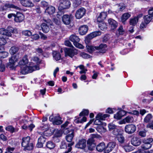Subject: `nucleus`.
Returning <instances> with one entry per match:
<instances>
[{
    "label": "nucleus",
    "mask_w": 153,
    "mask_h": 153,
    "mask_svg": "<svg viewBox=\"0 0 153 153\" xmlns=\"http://www.w3.org/2000/svg\"><path fill=\"white\" fill-rule=\"evenodd\" d=\"M11 33L15 34L18 33V31L16 28H14L11 27H8L6 29L4 28H0V34L8 36H11Z\"/></svg>",
    "instance_id": "obj_1"
},
{
    "label": "nucleus",
    "mask_w": 153,
    "mask_h": 153,
    "mask_svg": "<svg viewBox=\"0 0 153 153\" xmlns=\"http://www.w3.org/2000/svg\"><path fill=\"white\" fill-rule=\"evenodd\" d=\"M22 146L24 148V150H30L33 149V144L30 142V138L29 137H24L22 139Z\"/></svg>",
    "instance_id": "obj_2"
},
{
    "label": "nucleus",
    "mask_w": 153,
    "mask_h": 153,
    "mask_svg": "<svg viewBox=\"0 0 153 153\" xmlns=\"http://www.w3.org/2000/svg\"><path fill=\"white\" fill-rule=\"evenodd\" d=\"M39 69V67L37 65H35L33 67L25 66L22 67L21 73L22 74H25Z\"/></svg>",
    "instance_id": "obj_3"
},
{
    "label": "nucleus",
    "mask_w": 153,
    "mask_h": 153,
    "mask_svg": "<svg viewBox=\"0 0 153 153\" xmlns=\"http://www.w3.org/2000/svg\"><path fill=\"white\" fill-rule=\"evenodd\" d=\"M69 39L73 42L74 45L76 47L81 49L84 48V46L82 44L79 43L80 39L76 35H71L69 37Z\"/></svg>",
    "instance_id": "obj_4"
},
{
    "label": "nucleus",
    "mask_w": 153,
    "mask_h": 153,
    "mask_svg": "<svg viewBox=\"0 0 153 153\" xmlns=\"http://www.w3.org/2000/svg\"><path fill=\"white\" fill-rule=\"evenodd\" d=\"M74 131L73 128L70 129H68V142H71L68 144V153L70 152L72 149L71 146H72L74 143L71 142L74 137Z\"/></svg>",
    "instance_id": "obj_5"
},
{
    "label": "nucleus",
    "mask_w": 153,
    "mask_h": 153,
    "mask_svg": "<svg viewBox=\"0 0 153 153\" xmlns=\"http://www.w3.org/2000/svg\"><path fill=\"white\" fill-rule=\"evenodd\" d=\"M68 46L70 47V48H68V56L72 58L74 55L77 54V51L68 41Z\"/></svg>",
    "instance_id": "obj_6"
},
{
    "label": "nucleus",
    "mask_w": 153,
    "mask_h": 153,
    "mask_svg": "<svg viewBox=\"0 0 153 153\" xmlns=\"http://www.w3.org/2000/svg\"><path fill=\"white\" fill-rule=\"evenodd\" d=\"M136 126L133 124H129L126 126L125 128L126 132L128 134H132L136 130Z\"/></svg>",
    "instance_id": "obj_7"
},
{
    "label": "nucleus",
    "mask_w": 153,
    "mask_h": 153,
    "mask_svg": "<svg viewBox=\"0 0 153 153\" xmlns=\"http://www.w3.org/2000/svg\"><path fill=\"white\" fill-rule=\"evenodd\" d=\"M101 34L100 32L96 31L88 35L85 38V41L86 43H88L90 42V40L97 36L100 35Z\"/></svg>",
    "instance_id": "obj_8"
},
{
    "label": "nucleus",
    "mask_w": 153,
    "mask_h": 153,
    "mask_svg": "<svg viewBox=\"0 0 153 153\" xmlns=\"http://www.w3.org/2000/svg\"><path fill=\"white\" fill-rule=\"evenodd\" d=\"M51 121L53 122L54 125H59L62 123V121L60 120V118L59 116L53 117V115L51 116L49 118Z\"/></svg>",
    "instance_id": "obj_9"
},
{
    "label": "nucleus",
    "mask_w": 153,
    "mask_h": 153,
    "mask_svg": "<svg viewBox=\"0 0 153 153\" xmlns=\"http://www.w3.org/2000/svg\"><path fill=\"white\" fill-rule=\"evenodd\" d=\"M86 10L83 7H81L78 9L76 12L75 16L77 19L81 18L85 14Z\"/></svg>",
    "instance_id": "obj_10"
},
{
    "label": "nucleus",
    "mask_w": 153,
    "mask_h": 153,
    "mask_svg": "<svg viewBox=\"0 0 153 153\" xmlns=\"http://www.w3.org/2000/svg\"><path fill=\"white\" fill-rule=\"evenodd\" d=\"M116 146V143L114 142L109 143L106 146L105 149L104 150V153H108L112 151Z\"/></svg>",
    "instance_id": "obj_11"
},
{
    "label": "nucleus",
    "mask_w": 153,
    "mask_h": 153,
    "mask_svg": "<svg viewBox=\"0 0 153 153\" xmlns=\"http://www.w3.org/2000/svg\"><path fill=\"white\" fill-rule=\"evenodd\" d=\"M108 22L111 29L112 30H115L118 26V23L112 19H109Z\"/></svg>",
    "instance_id": "obj_12"
},
{
    "label": "nucleus",
    "mask_w": 153,
    "mask_h": 153,
    "mask_svg": "<svg viewBox=\"0 0 153 153\" xmlns=\"http://www.w3.org/2000/svg\"><path fill=\"white\" fill-rule=\"evenodd\" d=\"M8 8H12L16 10H20L21 8L15 5L10 4V3H6L3 7V9L4 10H6Z\"/></svg>",
    "instance_id": "obj_13"
},
{
    "label": "nucleus",
    "mask_w": 153,
    "mask_h": 153,
    "mask_svg": "<svg viewBox=\"0 0 153 153\" xmlns=\"http://www.w3.org/2000/svg\"><path fill=\"white\" fill-rule=\"evenodd\" d=\"M19 59V57L17 56H14L10 58L9 60V65L10 67H13L16 62H17Z\"/></svg>",
    "instance_id": "obj_14"
},
{
    "label": "nucleus",
    "mask_w": 153,
    "mask_h": 153,
    "mask_svg": "<svg viewBox=\"0 0 153 153\" xmlns=\"http://www.w3.org/2000/svg\"><path fill=\"white\" fill-rule=\"evenodd\" d=\"M131 144L134 146H138L141 143V140L137 137H132L131 140Z\"/></svg>",
    "instance_id": "obj_15"
},
{
    "label": "nucleus",
    "mask_w": 153,
    "mask_h": 153,
    "mask_svg": "<svg viewBox=\"0 0 153 153\" xmlns=\"http://www.w3.org/2000/svg\"><path fill=\"white\" fill-rule=\"evenodd\" d=\"M88 30V27L86 25L81 26L79 29V32L81 35H85L87 33Z\"/></svg>",
    "instance_id": "obj_16"
},
{
    "label": "nucleus",
    "mask_w": 153,
    "mask_h": 153,
    "mask_svg": "<svg viewBox=\"0 0 153 153\" xmlns=\"http://www.w3.org/2000/svg\"><path fill=\"white\" fill-rule=\"evenodd\" d=\"M24 19V16L20 13H17L14 18L15 21L17 22H22Z\"/></svg>",
    "instance_id": "obj_17"
},
{
    "label": "nucleus",
    "mask_w": 153,
    "mask_h": 153,
    "mask_svg": "<svg viewBox=\"0 0 153 153\" xmlns=\"http://www.w3.org/2000/svg\"><path fill=\"white\" fill-rule=\"evenodd\" d=\"M40 129L44 130L45 129V131L43 132H38V133L39 134L42 135V134H44V135L48 136V135H49L50 134V133H49V134H47V133L49 132V131H50V130L49 129H48V126L47 125H45L44 126H41L40 127Z\"/></svg>",
    "instance_id": "obj_18"
},
{
    "label": "nucleus",
    "mask_w": 153,
    "mask_h": 153,
    "mask_svg": "<svg viewBox=\"0 0 153 153\" xmlns=\"http://www.w3.org/2000/svg\"><path fill=\"white\" fill-rule=\"evenodd\" d=\"M134 121V119L132 117L128 116L124 119L122 121L119 122L120 124H125L126 123H131Z\"/></svg>",
    "instance_id": "obj_19"
},
{
    "label": "nucleus",
    "mask_w": 153,
    "mask_h": 153,
    "mask_svg": "<svg viewBox=\"0 0 153 153\" xmlns=\"http://www.w3.org/2000/svg\"><path fill=\"white\" fill-rule=\"evenodd\" d=\"M94 140L93 139H89L87 140V143L88 149L91 150H92L96 146L94 143Z\"/></svg>",
    "instance_id": "obj_20"
},
{
    "label": "nucleus",
    "mask_w": 153,
    "mask_h": 153,
    "mask_svg": "<svg viewBox=\"0 0 153 153\" xmlns=\"http://www.w3.org/2000/svg\"><path fill=\"white\" fill-rule=\"evenodd\" d=\"M21 4L26 7H31L34 6V4L30 0H24L22 1Z\"/></svg>",
    "instance_id": "obj_21"
},
{
    "label": "nucleus",
    "mask_w": 153,
    "mask_h": 153,
    "mask_svg": "<svg viewBox=\"0 0 153 153\" xmlns=\"http://www.w3.org/2000/svg\"><path fill=\"white\" fill-rule=\"evenodd\" d=\"M107 47L105 44H101L99 46L97 47V50L101 53H104L107 50Z\"/></svg>",
    "instance_id": "obj_22"
},
{
    "label": "nucleus",
    "mask_w": 153,
    "mask_h": 153,
    "mask_svg": "<svg viewBox=\"0 0 153 153\" xmlns=\"http://www.w3.org/2000/svg\"><path fill=\"white\" fill-rule=\"evenodd\" d=\"M86 141L85 140L82 139L79 141L76 145V147L81 149H83L86 146Z\"/></svg>",
    "instance_id": "obj_23"
},
{
    "label": "nucleus",
    "mask_w": 153,
    "mask_h": 153,
    "mask_svg": "<svg viewBox=\"0 0 153 153\" xmlns=\"http://www.w3.org/2000/svg\"><path fill=\"white\" fill-rule=\"evenodd\" d=\"M106 148V146L104 142H101L98 145L96 146V149L97 150L100 152H101L105 150Z\"/></svg>",
    "instance_id": "obj_24"
},
{
    "label": "nucleus",
    "mask_w": 153,
    "mask_h": 153,
    "mask_svg": "<svg viewBox=\"0 0 153 153\" xmlns=\"http://www.w3.org/2000/svg\"><path fill=\"white\" fill-rule=\"evenodd\" d=\"M138 16H134L131 18L129 20V24L132 26H135L137 23L138 21Z\"/></svg>",
    "instance_id": "obj_25"
},
{
    "label": "nucleus",
    "mask_w": 153,
    "mask_h": 153,
    "mask_svg": "<svg viewBox=\"0 0 153 153\" xmlns=\"http://www.w3.org/2000/svg\"><path fill=\"white\" fill-rule=\"evenodd\" d=\"M131 16V13H123L121 16V21L122 23L125 24L126 21Z\"/></svg>",
    "instance_id": "obj_26"
},
{
    "label": "nucleus",
    "mask_w": 153,
    "mask_h": 153,
    "mask_svg": "<svg viewBox=\"0 0 153 153\" xmlns=\"http://www.w3.org/2000/svg\"><path fill=\"white\" fill-rule=\"evenodd\" d=\"M123 148L126 152H129L134 150V147L129 144H126L123 146Z\"/></svg>",
    "instance_id": "obj_27"
},
{
    "label": "nucleus",
    "mask_w": 153,
    "mask_h": 153,
    "mask_svg": "<svg viewBox=\"0 0 153 153\" xmlns=\"http://www.w3.org/2000/svg\"><path fill=\"white\" fill-rule=\"evenodd\" d=\"M61 129L62 132L65 134H67V121H66L65 123L61 126ZM66 140H67V135L65 136Z\"/></svg>",
    "instance_id": "obj_28"
},
{
    "label": "nucleus",
    "mask_w": 153,
    "mask_h": 153,
    "mask_svg": "<svg viewBox=\"0 0 153 153\" xmlns=\"http://www.w3.org/2000/svg\"><path fill=\"white\" fill-rule=\"evenodd\" d=\"M110 115L107 114H103L100 113L97 114V118H100L101 120H105L107 118L109 117Z\"/></svg>",
    "instance_id": "obj_29"
},
{
    "label": "nucleus",
    "mask_w": 153,
    "mask_h": 153,
    "mask_svg": "<svg viewBox=\"0 0 153 153\" xmlns=\"http://www.w3.org/2000/svg\"><path fill=\"white\" fill-rule=\"evenodd\" d=\"M55 10V7L51 6L47 8L45 10V12L49 14H52L54 13Z\"/></svg>",
    "instance_id": "obj_30"
},
{
    "label": "nucleus",
    "mask_w": 153,
    "mask_h": 153,
    "mask_svg": "<svg viewBox=\"0 0 153 153\" xmlns=\"http://www.w3.org/2000/svg\"><path fill=\"white\" fill-rule=\"evenodd\" d=\"M28 60L27 58V56L25 55L22 58V60L19 62V64L20 65H25L28 63Z\"/></svg>",
    "instance_id": "obj_31"
},
{
    "label": "nucleus",
    "mask_w": 153,
    "mask_h": 153,
    "mask_svg": "<svg viewBox=\"0 0 153 153\" xmlns=\"http://www.w3.org/2000/svg\"><path fill=\"white\" fill-rule=\"evenodd\" d=\"M41 27L44 33H48L49 30L50 28L45 23H42L41 25Z\"/></svg>",
    "instance_id": "obj_32"
},
{
    "label": "nucleus",
    "mask_w": 153,
    "mask_h": 153,
    "mask_svg": "<svg viewBox=\"0 0 153 153\" xmlns=\"http://www.w3.org/2000/svg\"><path fill=\"white\" fill-rule=\"evenodd\" d=\"M53 57L56 61L60 59L61 55L59 53L56 51H54L53 52Z\"/></svg>",
    "instance_id": "obj_33"
},
{
    "label": "nucleus",
    "mask_w": 153,
    "mask_h": 153,
    "mask_svg": "<svg viewBox=\"0 0 153 153\" xmlns=\"http://www.w3.org/2000/svg\"><path fill=\"white\" fill-rule=\"evenodd\" d=\"M143 143L151 145L152 146L153 143V138H149L147 139H145L143 140Z\"/></svg>",
    "instance_id": "obj_34"
},
{
    "label": "nucleus",
    "mask_w": 153,
    "mask_h": 153,
    "mask_svg": "<svg viewBox=\"0 0 153 153\" xmlns=\"http://www.w3.org/2000/svg\"><path fill=\"white\" fill-rule=\"evenodd\" d=\"M73 16L72 15H70L69 17V19L68 20V27L70 28L72 27L74 25V24L72 22Z\"/></svg>",
    "instance_id": "obj_35"
},
{
    "label": "nucleus",
    "mask_w": 153,
    "mask_h": 153,
    "mask_svg": "<svg viewBox=\"0 0 153 153\" xmlns=\"http://www.w3.org/2000/svg\"><path fill=\"white\" fill-rule=\"evenodd\" d=\"M19 48L15 46L12 47L10 50V52L11 54H14L18 52Z\"/></svg>",
    "instance_id": "obj_36"
},
{
    "label": "nucleus",
    "mask_w": 153,
    "mask_h": 153,
    "mask_svg": "<svg viewBox=\"0 0 153 153\" xmlns=\"http://www.w3.org/2000/svg\"><path fill=\"white\" fill-rule=\"evenodd\" d=\"M98 26L99 28L102 30H104L107 28L106 24L104 22L99 23Z\"/></svg>",
    "instance_id": "obj_37"
},
{
    "label": "nucleus",
    "mask_w": 153,
    "mask_h": 153,
    "mask_svg": "<svg viewBox=\"0 0 153 153\" xmlns=\"http://www.w3.org/2000/svg\"><path fill=\"white\" fill-rule=\"evenodd\" d=\"M152 17H153L148 14L144 16V21L146 22L147 23L149 24L152 20Z\"/></svg>",
    "instance_id": "obj_38"
},
{
    "label": "nucleus",
    "mask_w": 153,
    "mask_h": 153,
    "mask_svg": "<svg viewBox=\"0 0 153 153\" xmlns=\"http://www.w3.org/2000/svg\"><path fill=\"white\" fill-rule=\"evenodd\" d=\"M97 130L100 133L105 132L106 131V129L101 125L98 126L96 128Z\"/></svg>",
    "instance_id": "obj_39"
},
{
    "label": "nucleus",
    "mask_w": 153,
    "mask_h": 153,
    "mask_svg": "<svg viewBox=\"0 0 153 153\" xmlns=\"http://www.w3.org/2000/svg\"><path fill=\"white\" fill-rule=\"evenodd\" d=\"M87 50L90 53H92L95 50H97V47L88 45L87 46Z\"/></svg>",
    "instance_id": "obj_40"
},
{
    "label": "nucleus",
    "mask_w": 153,
    "mask_h": 153,
    "mask_svg": "<svg viewBox=\"0 0 153 153\" xmlns=\"http://www.w3.org/2000/svg\"><path fill=\"white\" fill-rule=\"evenodd\" d=\"M94 123L95 125L99 126L102 125L103 124L100 118H97V115L96 117V120L94 121Z\"/></svg>",
    "instance_id": "obj_41"
},
{
    "label": "nucleus",
    "mask_w": 153,
    "mask_h": 153,
    "mask_svg": "<svg viewBox=\"0 0 153 153\" xmlns=\"http://www.w3.org/2000/svg\"><path fill=\"white\" fill-rule=\"evenodd\" d=\"M46 146L49 149H53L55 146L54 144L52 142L49 141L47 143Z\"/></svg>",
    "instance_id": "obj_42"
},
{
    "label": "nucleus",
    "mask_w": 153,
    "mask_h": 153,
    "mask_svg": "<svg viewBox=\"0 0 153 153\" xmlns=\"http://www.w3.org/2000/svg\"><path fill=\"white\" fill-rule=\"evenodd\" d=\"M147 131L145 130L140 131L138 133L139 135L141 137H145L146 136Z\"/></svg>",
    "instance_id": "obj_43"
},
{
    "label": "nucleus",
    "mask_w": 153,
    "mask_h": 153,
    "mask_svg": "<svg viewBox=\"0 0 153 153\" xmlns=\"http://www.w3.org/2000/svg\"><path fill=\"white\" fill-rule=\"evenodd\" d=\"M54 136L56 137H59L62 135V132L58 129H54Z\"/></svg>",
    "instance_id": "obj_44"
},
{
    "label": "nucleus",
    "mask_w": 153,
    "mask_h": 153,
    "mask_svg": "<svg viewBox=\"0 0 153 153\" xmlns=\"http://www.w3.org/2000/svg\"><path fill=\"white\" fill-rule=\"evenodd\" d=\"M152 118V116L151 114H148L144 119V121L146 123L149 122Z\"/></svg>",
    "instance_id": "obj_45"
},
{
    "label": "nucleus",
    "mask_w": 153,
    "mask_h": 153,
    "mask_svg": "<svg viewBox=\"0 0 153 153\" xmlns=\"http://www.w3.org/2000/svg\"><path fill=\"white\" fill-rule=\"evenodd\" d=\"M151 145L148 144L146 143H143L141 146V148L143 149L146 150L150 148L151 147Z\"/></svg>",
    "instance_id": "obj_46"
},
{
    "label": "nucleus",
    "mask_w": 153,
    "mask_h": 153,
    "mask_svg": "<svg viewBox=\"0 0 153 153\" xmlns=\"http://www.w3.org/2000/svg\"><path fill=\"white\" fill-rule=\"evenodd\" d=\"M80 56L84 59L90 58L91 57V56L88 54L83 52L81 53Z\"/></svg>",
    "instance_id": "obj_47"
},
{
    "label": "nucleus",
    "mask_w": 153,
    "mask_h": 153,
    "mask_svg": "<svg viewBox=\"0 0 153 153\" xmlns=\"http://www.w3.org/2000/svg\"><path fill=\"white\" fill-rule=\"evenodd\" d=\"M22 34L26 36H30L32 35L31 32L28 30L23 31L22 32Z\"/></svg>",
    "instance_id": "obj_48"
},
{
    "label": "nucleus",
    "mask_w": 153,
    "mask_h": 153,
    "mask_svg": "<svg viewBox=\"0 0 153 153\" xmlns=\"http://www.w3.org/2000/svg\"><path fill=\"white\" fill-rule=\"evenodd\" d=\"M14 148L13 147H8L6 149V151L5 153H13L12 152L14 150Z\"/></svg>",
    "instance_id": "obj_49"
},
{
    "label": "nucleus",
    "mask_w": 153,
    "mask_h": 153,
    "mask_svg": "<svg viewBox=\"0 0 153 153\" xmlns=\"http://www.w3.org/2000/svg\"><path fill=\"white\" fill-rule=\"evenodd\" d=\"M89 113V111L87 109H84L83 111L79 114V116L88 115Z\"/></svg>",
    "instance_id": "obj_50"
},
{
    "label": "nucleus",
    "mask_w": 153,
    "mask_h": 153,
    "mask_svg": "<svg viewBox=\"0 0 153 153\" xmlns=\"http://www.w3.org/2000/svg\"><path fill=\"white\" fill-rule=\"evenodd\" d=\"M109 130L111 131L116 128V126L112 123H110L108 125Z\"/></svg>",
    "instance_id": "obj_51"
},
{
    "label": "nucleus",
    "mask_w": 153,
    "mask_h": 153,
    "mask_svg": "<svg viewBox=\"0 0 153 153\" xmlns=\"http://www.w3.org/2000/svg\"><path fill=\"white\" fill-rule=\"evenodd\" d=\"M36 52L37 54L39 55H42L43 53V51L42 49L40 48H36Z\"/></svg>",
    "instance_id": "obj_52"
},
{
    "label": "nucleus",
    "mask_w": 153,
    "mask_h": 153,
    "mask_svg": "<svg viewBox=\"0 0 153 153\" xmlns=\"http://www.w3.org/2000/svg\"><path fill=\"white\" fill-rule=\"evenodd\" d=\"M120 130L117 128L114 129L112 131L113 134L116 136L119 135L120 134Z\"/></svg>",
    "instance_id": "obj_53"
},
{
    "label": "nucleus",
    "mask_w": 153,
    "mask_h": 153,
    "mask_svg": "<svg viewBox=\"0 0 153 153\" xmlns=\"http://www.w3.org/2000/svg\"><path fill=\"white\" fill-rule=\"evenodd\" d=\"M67 147L66 142L65 141H63L61 143L60 148L62 149H66Z\"/></svg>",
    "instance_id": "obj_54"
},
{
    "label": "nucleus",
    "mask_w": 153,
    "mask_h": 153,
    "mask_svg": "<svg viewBox=\"0 0 153 153\" xmlns=\"http://www.w3.org/2000/svg\"><path fill=\"white\" fill-rule=\"evenodd\" d=\"M5 129L7 131H10L12 133L14 131V128L11 126H8L6 127L5 128Z\"/></svg>",
    "instance_id": "obj_55"
},
{
    "label": "nucleus",
    "mask_w": 153,
    "mask_h": 153,
    "mask_svg": "<svg viewBox=\"0 0 153 153\" xmlns=\"http://www.w3.org/2000/svg\"><path fill=\"white\" fill-rule=\"evenodd\" d=\"M46 138L43 136H40L38 139V142H40L43 144L45 143L46 141Z\"/></svg>",
    "instance_id": "obj_56"
},
{
    "label": "nucleus",
    "mask_w": 153,
    "mask_h": 153,
    "mask_svg": "<svg viewBox=\"0 0 153 153\" xmlns=\"http://www.w3.org/2000/svg\"><path fill=\"white\" fill-rule=\"evenodd\" d=\"M91 135V137L90 139H94V138L100 139L101 138V136L97 134H92Z\"/></svg>",
    "instance_id": "obj_57"
},
{
    "label": "nucleus",
    "mask_w": 153,
    "mask_h": 153,
    "mask_svg": "<svg viewBox=\"0 0 153 153\" xmlns=\"http://www.w3.org/2000/svg\"><path fill=\"white\" fill-rule=\"evenodd\" d=\"M6 41L3 38H0V45H4L6 43Z\"/></svg>",
    "instance_id": "obj_58"
},
{
    "label": "nucleus",
    "mask_w": 153,
    "mask_h": 153,
    "mask_svg": "<svg viewBox=\"0 0 153 153\" xmlns=\"http://www.w3.org/2000/svg\"><path fill=\"white\" fill-rule=\"evenodd\" d=\"M148 24V23H147L146 22L144 21L142 22L140 25V28L143 29L146 28Z\"/></svg>",
    "instance_id": "obj_59"
},
{
    "label": "nucleus",
    "mask_w": 153,
    "mask_h": 153,
    "mask_svg": "<svg viewBox=\"0 0 153 153\" xmlns=\"http://www.w3.org/2000/svg\"><path fill=\"white\" fill-rule=\"evenodd\" d=\"M107 13L106 12H102L100 14V16L102 17V19H104L107 16Z\"/></svg>",
    "instance_id": "obj_60"
},
{
    "label": "nucleus",
    "mask_w": 153,
    "mask_h": 153,
    "mask_svg": "<svg viewBox=\"0 0 153 153\" xmlns=\"http://www.w3.org/2000/svg\"><path fill=\"white\" fill-rule=\"evenodd\" d=\"M118 141L121 143H123V142L124 140V138L123 136L120 134L118 136Z\"/></svg>",
    "instance_id": "obj_61"
},
{
    "label": "nucleus",
    "mask_w": 153,
    "mask_h": 153,
    "mask_svg": "<svg viewBox=\"0 0 153 153\" xmlns=\"http://www.w3.org/2000/svg\"><path fill=\"white\" fill-rule=\"evenodd\" d=\"M118 30L120 34H123L124 33V30L122 26H120L118 29Z\"/></svg>",
    "instance_id": "obj_62"
},
{
    "label": "nucleus",
    "mask_w": 153,
    "mask_h": 153,
    "mask_svg": "<svg viewBox=\"0 0 153 153\" xmlns=\"http://www.w3.org/2000/svg\"><path fill=\"white\" fill-rule=\"evenodd\" d=\"M62 20L64 23L66 25L67 24V15H64L62 17Z\"/></svg>",
    "instance_id": "obj_63"
},
{
    "label": "nucleus",
    "mask_w": 153,
    "mask_h": 153,
    "mask_svg": "<svg viewBox=\"0 0 153 153\" xmlns=\"http://www.w3.org/2000/svg\"><path fill=\"white\" fill-rule=\"evenodd\" d=\"M93 73H94L93 75L92 76V78L93 79H96L98 76V73L96 71H95L94 70L93 71Z\"/></svg>",
    "instance_id": "obj_64"
}]
</instances>
